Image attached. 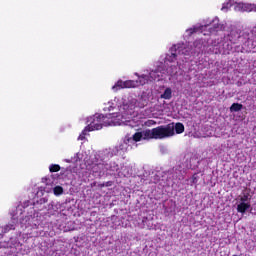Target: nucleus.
Here are the masks:
<instances>
[{
  "label": "nucleus",
  "mask_w": 256,
  "mask_h": 256,
  "mask_svg": "<svg viewBox=\"0 0 256 256\" xmlns=\"http://www.w3.org/2000/svg\"><path fill=\"white\" fill-rule=\"evenodd\" d=\"M173 129V123L161 125L156 128H152V135L154 136V139H169V137L175 136Z\"/></svg>",
  "instance_id": "f257e3e1"
},
{
  "label": "nucleus",
  "mask_w": 256,
  "mask_h": 256,
  "mask_svg": "<svg viewBox=\"0 0 256 256\" xmlns=\"http://www.w3.org/2000/svg\"><path fill=\"white\" fill-rule=\"evenodd\" d=\"M103 114H95L93 121L89 124V126H92L93 131H99L103 129Z\"/></svg>",
  "instance_id": "f03ea898"
},
{
  "label": "nucleus",
  "mask_w": 256,
  "mask_h": 256,
  "mask_svg": "<svg viewBox=\"0 0 256 256\" xmlns=\"http://www.w3.org/2000/svg\"><path fill=\"white\" fill-rule=\"evenodd\" d=\"M147 105H149V97L147 96V93L144 92L136 102V107L143 109L144 107H147Z\"/></svg>",
  "instance_id": "7ed1b4c3"
},
{
  "label": "nucleus",
  "mask_w": 256,
  "mask_h": 256,
  "mask_svg": "<svg viewBox=\"0 0 256 256\" xmlns=\"http://www.w3.org/2000/svg\"><path fill=\"white\" fill-rule=\"evenodd\" d=\"M115 117H117L115 113L103 115V118H102L103 127H109L113 125V123H115V121L113 120L115 119Z\"/></svg>",
  "instance_id": "20e7f679"
},
{
  "label": "nucleus",
  "mask_w": 256,
  "mask_h": 256,
  "mask_svg": "<svg viewBox=\"0 0 256 256\" xmlns=\"http://www.w3.org/2000/svg\"><path fill=\"white\" fill-rule=\"evenodd\" d=\"M173 133L177 135H181V133H185V125L183 123L178 122V123H173Z\"/></svg>",
  "instance_id": "39448f33"
},
{
  "label": "nucleus",
  "mask_w": 256,
  "mask_h": 256,
  "mask_svg": "<svg viewBox=\"0 0 256 256\" xmlns=\"http://www.w3.org/2000/svg\"><path fill=\"white\" fill-rule=\"evenodd\" d=\"M91 131L93 130V126H86L83 131L81 132V134L78 137V141H85V137H87V135H89V133H91Z\"/></svg>",
  "instance_id": "423d86ee"
},
{
  "label": "nucleus",
  "mask_w": 256,
  "mask_h": 256,
  "mask_svg": "<svg viewBox=\"0 0 256 256\" xmlns=\"http://www.w3.org/2000/svg\"><path fill=\"white\" fill-rule=\"evenodd\" d=\"M129 143H131V137L126 136V137L124 138L123 143H121V144L119 145L118 149H119L120 151H123V153H125V152L127 151V149H129Z\"/></svg>",
  "instance_id": "0eeeda50"
},
{
  "label": "nucleus",
  "mask_w": 256,
  "mask_h": 256,
  "mask_svg": "<svg viewBox=\"0 0 256 256\" xmlns=\"http://www.w3.org/2000/svg\"><path fill=\"white\" fill-rule=\"evenodd\" d=\"M251 208V204L241 202L240 204L237 205V211L238 213H246L248 209Z\"/></svg>",
  "instance_id": "6e6552de"
},
{
  "label": "nucleus",
  "mask_w": 256,
  "mask_h": 256,
  "mask_svg": "<svg viewBox=\"0 0 256 256\" xmlns=\"http://www.w3.org/2000/svg\"><path fill=\"white\" fill-rule=\"evenodd\" d=\"M136 87H138V82L135 80L124 81V89H135Z\"/></svg>",
  "instance_id": "1a4fd4ad"
},
{
  "label": "nucleus",
  "mask_w": 256,
  "mask_h": 256,
  "mask_svg": "<svg viewBox=\"0 0 256 256\" xmlns=\"http://www.w3.org/2000/svg\"><path fill=\"white\" fill-rule=\"evenodd\" d=\"M136 83H138V87L141 85H146V83H149V76L148 75L139 76L138 80H136Z\"/></svg>",
  "instance_id": "9d476101"
},
{
  "label": "nucleus",
  "mask_w": 256,
  "mask_h": 256,
  "mask_svg": "<svg viewBox=\"0 0 256 256\" xmlns=\"http://www.w3.org/2000/svg\"><path fill=\"white\" fill-rule=\"evenodd\" d=\"M171 97H173V91L171 90V88H166L164 93L161 94L160 99L169 100L171 99Z\"/></svg>",
  "instance_id": "9b49d317"
},
{
  "label": "nucleus",
  "mask_w": 256,
  "mask_h": 256,
  "mask_svg": "<svg viewBox=\"0 0 256 256\" xmlns=\"http://www.w3.org/2000/svg\"><path fill=\"white\" fill-rule=\"evenodd\" d=\"M113 91H119V89H125V81L118 80L116 84L112 87Z\"/></svg>",
  "instance_id": "f8f14e48"
},
{
  "label": "nucleus",
  "mask_w": 256,
  "mask_h": 256,
  "mask_svg": "<svg viewBox=\"0 0 256 256\" xmlns=\"http://www.w3.org/2000/svg\"><path fill=\"white\" fill-rule=\"evenodd\" d=\"M143 139H155V136H153V129L151 130H145L142 132Z\"/></svg>",
  "instance_id": "ddd939ff"
},
{
  "label": "nucleus",
  "mask_w": 256,
  "mask_h": 256,
  "mask_svg": "<svg viewBox=\"0 0 256 256\" xmlns=\"http://www.w3.org/2000/svg\"><path fill=\"white\" fill-rule=\"evenodd\" d=\"M237 7L238 9H241V11H251V9H253V6L251 4L245 3H239Z\"/></svg>",
  "instance_id": "4468645a"
},
{
  "label": "nucleus",
  "mask_w": 256,
  "mask_h": 256,
  "mask_svg": "<svg viewBox=\"0 0 256 256\" xmlns=\"http://www.w3.org/2000/svg\"><path fill=\"white\" fill-rule=\"evenodd\" d=\"M241 109H243V104H239V103H233L230 107V111L233 113H237L239 111H241Z\"/></svg>",
  "instance_id": "2eb2a0df"
},
{
  "label": "nucleus",
  "mask_w": 256,
  "mask_h": 256,
  "mask_svg": "<svg viewBox=\"0 0 256 256\" xmlns=\"http://www.w3.org/2000/svg\"><path fill=\"white\" fill-rule=\"evenodd\" d=\"M141 139H143V132H136L132 136L131 141H135V143H139V141H141Z\"/></svg>",
  "instance_id": "dca6fc26"
},
{
  "label": "nucleus",
  "mask_w": 256,
  "mask_h": 256,
  "mask_svg": "<svg viewBox=\"0 0 256 256\" xmlns=\"http://www.w3.org/2000/svg\"><path fill=\"white\" fill-rule=\"evenodd\" d=\"M50 173H58V171H61V166L59 164H51L49 166Z\"/></svg>",
  "instance_id": "f3484780"
},
{
  "label": "nucleus",
  "mask_w": 256,
  "mask_h": 256,
  "mask_svg": "<svg viewBox=\"0 0 256 256\" xmlns=\"http://www.w3.org/2000/svg\"><path fill=\"white\" fill-rule=\"evenodd\" d=\"M53 193L56 196L63 195V187H61V186L54 187Z\"/></svg>",
  "instance_id": "a211bd4d"
},
{
  "label": "nucleus",
  "mask_w": 256,
  "mask_h": 256,
  "mask_svg": "<svg viewBox=\"0 0 256 256\" xmlns=\"http://www.w3.org/2000/svg\"><path fill=\"white\" fill-rule=\"evenodd\" d=\"M167 60L169 61V63L177 61V51L172 52L171 55L167 58Z\"/></svg>",
  "instance_id": "6ab92c4d"
},
{
  "label": "nucleus",
  "mask_w": 256,
  "mask_h": 256,
  "mask_svg": "<svg viewBox=\"0 0 256 256\" xmlns=\"http://www.w3.org/2000/svg\"><path fill=\"white\" fill-rule=\"evenodd\" d=\"M15 229V226L13 224H7L6 226H4V231L3 233H9V231Z\"/></svg>",
  "instance_id": "aec40b11"
},
{
  "label": "nucleus",
  "mask_w": 256,
  "mask_h": 256,
  "mask_svg": "<svg viewBox=\"0 0 256 256\" xmlns=\"http://www.w3.org/2000/svg\"><path fill=\"white\" fill-rule=\"evenodd\" d=\"M197 181H198V176H197V174H193V176H192V184H193V185H197Z\"/></svg>",
  "instance_id": "412c9836"
},
{
  "label": "nucleus",
  "mask_w": 256,
  "mask_h": 256,
  "mask_svg": "<svg viewBox=\"0 0 256 256\" xmlns=\"http://www.w3.org/2000/svg\"><path fill=\"white\" fill-rule=\"evenodd\" d=\"M240 201H242V203H245V201H249V195L245 194L243 197L240 198Z\"/></svg>",
  "instance_id": "4be33fe9"
},
{
  "label": "nucleus",
  "mask_w": 256,
  "mask_h": 256,
  "mask_svg": "<svg viewBox=\"0 0 256 256\" xmlns=\"http://www.w3.org/2000/svg\"><path fill=\"white\" fill-rule=\"evenodd\" d=\"M151 75H155V72L150 73V76H151Z\"/></svg>",
  "instance_id": "5701e85b"
},
{
  "label": "nucleus",
  "mask_w": 256,
  "mask_h": 256,
  "mask_svg": "<svg viewBox=\"0 0 256 256\" xmlns=\"http://www.w3.org/2000/svg\"><path fill=\"white\" fill-rule=\"evenodd\" d=\"M232 256H237V255H232Z\"/></svg>",
  "instance_id": "b1692460"
}]
</instances>
